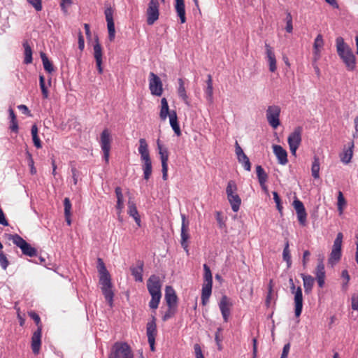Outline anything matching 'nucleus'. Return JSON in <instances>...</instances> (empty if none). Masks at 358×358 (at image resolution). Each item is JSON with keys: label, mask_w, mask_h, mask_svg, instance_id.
I'll return each instance as SVG.
<instances>
[{"label": "nucleus", "mask_w": 358, "mask_h": 358, "mask_svg": "<svg viewBox=\"0 0 358 358\" xmlns=\"http://www.w3.org/2000/svg\"><path fill=\"white\" fill-rule=\"evenodd\" d=\"M336 45L338 55L345 64L346 69L350 71H354L356 68L357 59L351 48L341 36L336 38Z\"/></svg>", "instance_id": "obj_1"}, {"label": "nucleus", "mask_w": 358, "mask_h": 358, "mask_svg": "<svg viewBox=\"0 0 358 358\" xmlns=\"http://www.w3.org/2000/svg\"><path fill=\"white\" fill-rule=\"evenodd\" d=\"M162 283L159 277L152 275L147 281V288L151 295V300L149 302V307L152 310L158 308L162 297Z\"/></svg>", "instance_id": "obj_2"}, {"label": "nucleus", "mask_w": 358, "mask_h": 358, "mask_svg": "<svg viewBox=\"0 0 358 358\" xmlns=\"http://www.w3.org/2000/svg\"><path fill=\"white\" fill-rule=\"evenodd\" d=\"M138 150L141 155V159L143 162L142 169L143 171V178L148 180L152 175V166L148 145L145 138H140Z\"/></svg>", "instance_id": "obj_3"}, {"label": "nucleus", "mask_w": 358, "mask_h": 358, "mask_svg": "<svg viewBox=\"0 0 358 358\" xmlns=\"http://www.w3.org/2000/svg\"><path fill=\"white\" fill-rule=\"evenodd\" d=\"M343 238V234L339 232L334 241L332 250L328 259V264L331 265V267L334 266L341 258Z\"/></svg>", "instance_id": "obj_4"}, {"label": "nucleus", "mask_w": 358, "mask_h": 358, "mask_svg": "<svg viewBox=\"0 0 358 358\" xmlns=\"http://www.w3.org/2000/svg\"><path fill=\"white\" fill-rule=\"evenodd\" d=\"M108 358H134V355L127 343L116 342L112 348Z\"/></svg>", "instance_id": "obj_5"}, {"label": "nucleus", "mask_w": 358, "mask_h": 358, "mask_svg": "<svg viewBox=\"0 0 358 358\" xmlns=\"http://www.w3.org/2000/svg\"><path fill=\"white\" fill-rule=\"evenodd\" d=\"M10 240L13 241V243L16 245L18 248H20L22 250L23 255L33 257L37 256V250L35 248L32 247L29 243H28L25 240H24L20 235L13 234L10 235Z\"/></svg>", "instance_id": "obj_6"}, {"label": "nucleus", "mask_w": 358, "mask_h": 358, "mask_svg": "<svg viewBox=\"0 0 358 358\" xmlns=\"http://www.w3.org/2000/svg\"><path fill=\"white\" fill-rule=\"evenodd\" d=\"M281 108L278 105L268 106L266 110V117L268 124L274 129L280 125Z\"/></svg>", "instance_id": "obj_7"}, {"label": "nucleus", "mask_w": 358, "mask_h": 358, "mask_svg": "<svg viewBox=\"0 0 358 358\" xmlns=\"http://www.w3.org/2000/svg\"><path fill=\"white\" fill-rule=\"evenodd\" d=\"M303 129L301 127H296L294 131L289 134L287 138V143L290 152L295 156L296 150L299 148L302 141Z\"/></svg>", "instance_id": "obj_8"}, {"label": "nucleus", "mask_w": 358, "mask_h": 358, "mask_svg": "<svg viewBox=\"0 0 358 358\" xmlns=\"http://www.w3.org/2000/svg\"><path fill=\"white\" fill-rule=\"evenodd\" d=\"M97 269L99 273V283L101 287H112L111 278L104 262L101 258L97 259Z\"/></svg>", "instance_id": "obj_9"}, {"label": "nucleus", "mask_w": 358, "mask_h": 358, "mask_svg": "<svg viewBox=\"0 0 358 358\" xmlns=\"http://www.w3.org/2000/svg\"><path fill=\"white\" fill-rule=\"evenodd\" d=\"M149 89L152 95L160 96L163 93V85L159 77L153 72L149 74Z\"/></svg>", "instance_id": "obj_10"}, {"label": "nucleus", "mask_w": 358, "mask_h": 358, "mask_svg": "<svg viewBox=\"0 0 358 358\" xmlns=\"http://www.w3.org/2000/svg\"><path fill=\"white\" fill-rule=\"evenodd\" d=\"M157 145L162 162V178L164 180H166L168 178L169 151L166 148H164L160 143V141L159 139L157 141Z\"/></svg>", "instance_id": "obj_11"}, {"label": "nucleus", "mask_w": 358, "mask_h": 358, "mask_svg": "<svg viewBox=\"0 0 358 358\" xmlns=\"http://www.w3.org/2000/svg\"><path fill=\"white\" fill-rule=\"evenodd\" d=\"M110 143H111V136L110 133L108 129H105L100 137V144L101 150L103 152V158L106 163L108 162L109 159V154L110 150Z\"/></svg>", "instance_id": "obj_12"}, {"label": "nucleus", "mask_w": 358, "mask_h": 358, "mask_svg": "<svg viewBox=\"0 0 358 358\" xmlns=\"http://www.w3.org/2000/svg\"><path fill=\"white\" fill-rule=\"evenodd\" d=\"M158 0H150L147 9V23L148 25H152L159 18Z\"/></svg>", "instance_id": "obj_13"}, {"label": "nucleus", "mask_w": 358, "mask_h": 358, "mask_svg": "<svg viewBox=\"0 0 358 358\" xmlns=\"http://www.w3.org/2000/svg\"><path fill=\"white\" fill-rule=\"evenodd\" d=\"M181 220H182V224H181V246L187 252H188V240L189 238V222L187 220L186 216L184 214H181Z\"/></svg>", "instance_id": "obj_14"}, {"label": "nucleus", "mask_w": 358, "mask_h": 358, "mask_svg": "<svg viewBox=\"0 0 358 358\" xmlns=\"http://www.w3.org/2000/svg\"><path fill=\"white\" fill-rule=\"evenodd\" d=\"M104 13L107 22L108 39L112 42L114 41L115 36V24L113 21V10L110 7H109L105 10Z\"/></svg>", "instance_id": "obj_15"}, {"label": "nucleus", "mask_w": 358, "mask_h": 358, "mask_svg": "<svg viewBox=\"0 0 358 358\" xmlns=\"http://www.w3.org/2000/svg\"><path fill=\"white\" fill-rule=\"evenodd\" d=\"M294 294V313L296 317H299L303 309V294L301 287H298L296 289L292 292Z\"/></svg>", "instance_id": "obj_16"}, {"label": "nucleus", "mask_w": 358, "mask_h": 358, "mask_svg": "<svg viewBox=\"0 0 358 358\" xmlns=\"http://www.w3.org/2000/svg\"><path fill=\"white\" fill-rule=\"evenodd\" d=\"M354 147L355 144L353 141L349 142L347 145L344 146L342 152L340 154L341 161L343 164H348L351 162Z\"/></svg>", "instance_id": "obj_17"}, {"label": "nucleus", "mask_w": 358, "mask_h": 358, "mask_svg": "<svg viewBox=\"0 0 358 358\" xmlns=\"http://www.w3.org/2000/svg\"><path fill=\"white\" fill-rule=\"evenodd\" d=\"M231 303L230 299L225 295H223L219 303V307L222 313L224 322L228 321V318L230 315V307Z\"/></svg>", "instance_id": "obj_18"}, {"label": "nucleus", "mask_w": 358, "mask_h": 358, "mask_svg": "<svg viewBox=\"0 0 358 358\" xmlns=\"http://www.w3.org/2000/svg\"><path fill=\"white\" fill-rule=\"evenodd\" d=\"M41 334L42 330L41 328H37V330L35 331L31 337V350L34 354L38 355L40 352L41 345Z\"/></svg>", "instance_id": "obj_19"}, {"label": "nucleus", "mask_w": 358, "mask_h": 358, "mask_svg": "<svg viewBox=\"0 0 358 358\" xmlns=\"http://www.w3.org/2000/svg\"><path fill=\"white\" fill-rule=\"evenodd\" d=\"M94 49V57L96 60V67L99 73L101 74L103 73V69L101 67L102 64V48L99 42L98 38L95 40V44L93 47Z\"/></svg>", "instance_id": "obj_20"}, {"label": "nucleus", "mask_w": 358, "mask_h": 358, "mask_svg": "<svg viewBox=\"0 0 358 358\" xmlns=\"http://www.w3.org/2000/svg\"><path fill=\"white\" fill-rule=\"evenodd\" d=\"M266 48V58L268 63L269 71L271 72H275L277 69L276 59L273 49L267 43L265 45Z\"/></svg>", "instance_id": "obj_21"}, {"label": "nucleus", "mask_w": 358, "mask_h": 358, "mask_svg": "<svg viewBox=\"0 0 358 358\" xmlns=\"http://www.w3.org/2000/svg\"><path fill=\"white\" fill-rule=\"evenodd\" d=\"M273 151L280 164L285 165L288 162L287 152L281 145H273Z\"/></svg>", "instance_id": "obj_22"}, {"label": "nucleus", "mask_w": 358, "mask_h": 358, "mask_svg": "<svg viewBox=\"0 0 358 358\" xmlns=\"http://www.w3.org/2000/svg\"><path fill=\"white\" fill-rule=\"evenodd\" d=\"M165 300L168 307L177 305L178 297L174 289L171 286H166L165 289Z\"/></svg>", "instance_id": "obj_23"}, {"label": "nucleus", "mask_w": 358, "mask_h": 358, "mask_svg": "<svg viewBox=\"0 0 358 358\" xmlns=\"http://www.w3.org/2000/svg\"><path fill=\"white\" fill-rule=\"evenodd\" d=\"M156 317L155 315H152V319L150 322H148L146 326V334L148 336V341L155 340L157 331V325H156Z\"/></svg>", "instance_id": "obj_24"}, {"label": "nucleus", "mask_w": 358, "mask_h": 358, "mask_svg": "<svg viewBox=\"0 0 358 358\" xmlns=\"http://www.w3.org/2000/svg\"><path fill=\"white\" fill-rule=\"evenodd\" d=\"M206 87L204 89V93L206 100L210 104L213 103V79L210 74L207 76Z\"/></svg>", "instance_id": "obj_25"}, {"label": "nucleus", "mask_w": 358, "mask_h": 358, "mask_svg": "<svg viewBox=\"0 0 358 358\" xmlns=\"http://www.w3.org/2000/svg\"><path fill=\"white\" fill-rule=\"evenodd\" d=\"M301 276L303 280L305 293L309 294L313 287L315 278L310 275H306L304 273H302Z\"/></svg>", "instance_id": "obj_26"}, {"label": "nucleus", "mask_w": 358, "mask_h": 358, "mask_svg": "<svg viewBox=\"0 0 358 358\" xmlns=\"http://www.w3.org/2000/svg\"><path fill=\"white\" fill-rule=\"evenodd\" d=\"M175 9L178 16L180 17V22L185 23L186 22L185 8L184 0H175Z\"/></svg>", "instance_id": "obj_27"}, {"label": "nucleus", "mask_w": 358, "mask_h": 358, "mask_svg": "<svg viewBox=\"0 0 358 358\" xmlns=\"http://www.w3.org/2000/svg\"><path fill=\"white\" fill-rule=\"evenodd\" d=\"M169 122L175 134L178 136H180L181 135V131L178 122L177 113L175 110H171L169 113Z\"/></svg>", "instance_id": "obj_28"}, {"label": "nucleus", "mask_w": 358, "mask_h": 358, "mask_svg": "<svg viewBox=\"0 0 358 358\" xmlns=\"http://www.w3.org/2000/svg\"><path fill=\"white\" fill-rule=\"evenodd\" d=\"M128 214L132 217L138 227H141V218L136 204L131 201L128 202Z\"/></svg>", "instance_id": "obj_29"}, {"label": "nucleus", "mask_w": 358, "mask_h": 358, "mask_svg": "<svg viewBox=\"0 0 358 358\" xmlns=\"http://www.w3.org/2000/svg\"><path fill=\"white\" fill-rule=\"evenodd\" d=\"M178 82V96L185 102V103L186 105L189 106V101L188 96L186 93L184 81L182 78H179Z\"/></svg>", "instance_id": "obj_30"}, {"label": "nucleus", "mask_w": 358, "mask_h": 358, "mask_svg": "<svg viewBox=\"0 0 358 358\" xmlns=\"http://www.w3.org/2000/svg\"><path fill=\"white\" fill-rule=\"evenodd\" d=\"M131 275L134 277L136 281H143V263L142 262H138V266L136 267H131Z\"/></svg>", "instance_id": "obj_31"}, {"label": "nucleus", "mask_w": 358, "mask_h": 358, "mask_svg": "<svg viewBox=\"0 0 358 358\" xmlns=\"http://www.w3.org/2000/svg\"><path fill=\"white\" fill-rule=\"evenodd\" d=\"M115 192L117 197L116 208L118 211V213L120 214L122 209L124 208V197L121 187H117L115 189Z\"/></svg>", "instance_id": "obj_32"}, {"label": "nucleus", "mask_w": 358, "mask_h": 358, "mask_svg": "<svg viewBox=\"0 0 358 358\" xmlns=\"http://www.w3.org/2000/svg\"><path fill=\"white\" fill-rule=\"evenodd\" d=\"M102 293L105 297L106 301L108 305L112 307L113 303L114 293L112 290V287H101Z\"/></svg>", "instance_id": "obj_33"}, {"label": "nucleus", "mask_w": 358, "mask_h": 358, "mask_svg": "<svg viewBox=\"0 0 358 358\" xmlns=\"http://www.w3.org/2000/svg\"><path fill=\"white\" fill-rule=\"evenodd\" d=\"M169 107L168 101L166 98H162L161 100V110L159 113V117L162 120H165L167 116H169Z\"/></svg>", "instance_id": "obj_34"}, {"label": "nucleus", "mask_w": 358, "mask_h": 358, "mask_svg": "<svg viewBox=\"0 0 358 358\" xmlns=\"http://www.w3.org/2000/svg\"><path fill=\"white\" fill-rule=\"evenodd\" d=\"M324 45V41L322 36L321 34H318L317 37L315 39L314 44H313V53L315 57L317 58L320 57V48Z\"/></svg>", "instance_id": "obj_35"}, {"label": "nucleus", "mask_w": 358, "mask_h": 358, "mask_svg": "<svg viewBox=\"0 0 358 358\" xmlns=\"http://www.w3.org/2000/svg\"><path fill=\"white\" fill-rule=\"evenodd\" d=\"M227 199L231 204L232 210L234 212H237L239 210V207L241 203V200L239 196L237 194H233L227 196Z\"/></svg>", "instance_id": "obj_36"}, {"label": "nucleus", "mask_w": 358, "mask_h": 358, "mask_svg": "<svg viewBox=\"0 0 358 358\" xmlns=\"http://www.w3.org/2000/svg\"><path fill=\"white\" fill-rule=\"evenodd\" d=\"M320 159L317 157L315 156L311 167L312 176L315 179H318L320 178Z\"/></svg>", "instance_id": "obj_37"}, {"label": "nucleus", "mask_w": 358, "mask_h": 358, "mask_svg": "<svg viewBox=\"0 0 358 358\" xmlns=\"http://www.w3.org/2000/svg\"><path fill=\"white\" fill-rule=\"evenodd\" d=\"M24 48V63L26 64H31L32 62V50L27 42L23 43Z\"/></svg>", "instance_id": "obj_38"}, {"label": "nucleus", "mask_w": 358, "mask_h": 358, "mask_svg": "<svg viewBox=\"0 0 358 358\" xmlns=\"http://www.w3.org/2000/svg\"><path fill=\"white\" fill-rule=\"evenodd\" d=\"M236 154L238 161L242 164L244 169H246V155L237 142H236Z\"/></svg>", "instance_id": "obj_39"}, {"label": "nucleus", "mask_w": 358, "mask_h": 358, "mask_svg": "<svg viewBox=\"0 0 358 358\" xmlns=\"http://www.w3.org/2000/svg\"><path fill=\"white\" fill-rule=\"evenodd\" d=\"M41 58L42 59L44 69L50 73L53 72L54 71L53 66H52V63L50 62V61L48 59L45 53L41 52Z\"/></svg>", "instance_id": "obj_40"}, {"label": "nucleus", "mask_w": 358, "mask_h": 358, "mask_svg": "<svg viewBox=\"0 0 358 358\" xmlns=\"http://www.w3.org/2000/svg\"><path fill=\"white\" fill-rule=\"evenodd\" d=\"M289 241H287L282 252V258L285 262H286L287 267L289 268L292 264V258L290 255V251L289 249Z\"/></svg>", "instance_id": "obj_41"}, {"label": "nucleus", "mask_w": 358, "mask_h": 358, "mask_svg": "<svg viewBox=\"0 0 358 358\" xmlns=\"http://www.w3.org/2000/svg\"><path fill=\"white\" fill-rule=\"evenodd\" d=\"M31 132L34 145L37 148H41L42 147V144L38 136V127L36 124L32 125Z\"/></svg>", "instance_id": "obj_42"}, {"label": "nucleus", "mask_w": 358, "mask_h": 358, "mask_svg": "<svg viewBox=\"0 0 358 358\" xmlns=\"http://www.w3.org/2000/svg\"><path fill=\"white\" fill-rule=\"evenodd\" d=\"M256 173L259 184H264L266 182L268 176L262 166H257Z\"/></svg>", "instance_id": "obj_43"}, {"label": "nucleus", "mask_w": 358, "mask_h": 358, "mask_svg": "<svg viewBox=\"0 0 358 358\" xmlns=\"http://www.w3.org/2000/svg\"><path fill=\"white\" fill-rule=\"evenodd\" d=\"M315 274L316 278H325V268L323 263V259H319L318 264L315 268Z\"/></svg>", "instance_id": "obj_44"}, {"label": "nucleus", "mask_w": 358, "mask_h": 358, "mask_svg": "<svg viewBox=\"0 0 358 358\" xmlns=\"http://www.w3.org/2000/svg\"><path fill=\"white\" fill-rule=\"evenodd\" d=\"M203 270H204L203 282L213 284V277H212L211 271H210L209 266L206 264H203Z\"/></svg>", "instance_id": "obj_45"}, {"label": "nucleus", "mask_w": 358, "mask_h": 358, "mask_svg": "<svg viewBox=\"0 0 358 358\" xmlns=\"http://www.w3.org/2000/svg\"><path fill=\"white\" fill-rule=\"evenodd\" d=\"M296 213L297 220H298L299 224L303 227L306 226V222H307V213H306V209L303 210H300V211H296Z\"/></svg>", "instance_id": "obj_46"}, {"label": "nucleus", "mask_w": 358, "mask_h": 358, "mask_svg": "<svg viewBox=\"0 0 358 358\" xmlns=\"http://www.w3.org/2000/svg\"><path fill=\"white\" fill-rule=\"evenodd\" d=\"M39 85L43 98L47 99L48 97V90L45 86V78L42 75H40L39 76Z\"/></svg>", "instance_id": "obj_47"}, {"label": "nucleus", "mask_w": 358, "mask_h": 358, "mask_svg": "<svg viewBox=\"0 0 358 358\" xmlns=\"http://www.w3.org/2000/svg\"><path fill=\"white\" fill-rule=\"evenodd\" d=\"M346 201L343 196V194L342 192L339 191L338 193V201H337V206H338V210L340 212V213H343V207L345 206Z\"/></svg>", "instance_id": "obj_48"}, {"label": "nucleus", "mask_w": 358, "mask_h": 358, "mask_svg": "<svg viewBox=\"0 0 358 358\" xmlns=\"http://www.w3.org/2000/svg\"><path fill=\"white\" fill-rule=\"evenodd\" d=\"M176 313V307L171 306L168 307V310L165 312L164 315L162 316L163 321H167L170 318L173 317Z\"/></svg>", "instance_id": "obj_49"}, {"label": "nucleus", "mask_w": 358, "mask_h": 358, "mask_svg": "<svg viewBox=\"0 0 358 358\" xmlns=\"http://www.w3.org/2000/svg\"><path fill=\"white\" fill-rule=\"evenodd\" d=\"M236 189H237V187H236V185L235 182L233 180L229 181V182L227 184V189H226V193H227V196L233 195V194H236Z\"/></svg>", "instance_id": "obj_50"}, {"label": "nucleus", "mask_w": 358, "mask_h": 358, "mask_svg": "<svg viewBox=\"0 0 358 358\" xmlns=\"http://www.w3.org/2000/svg\"><path fill=\"white\" fill-rule=\"evenodd\" d=\"M212 286L211 283H205L203 282L201 290V296L210 297L212 292Z\"/></svg>", "instance_id": "obj_51"}, {"label": "nucleus", "mask_w": 358, "mask_h": 358, "mask_svg": "<svg viewBox=\"0 0 358 358\" xmlns=\"http://www.w3.org/2000/svg\"><path fill=\"white\" fill-rule=\"evenodd\" d=\"M27 1L31 4L36 11H41L43 8L42 0H27Z\"/></svg>", "instance_id": "obj_52"}, {"label": "nucleus", "mask_w": 358, "mask_h": 358, "mask_svg": "<svg viewBox=\"0 0 358 358\" xmlns=\"http://www.w3.org/2000/svg\"><path fill=\"white\" fill-rule=\"evenodd\" d=\"M29 315L35 322L38 328L41 327L42 329L41 318L39 315L34 311L29 313Z\"/></svg>", "instance_id": "obj_53"}, {"label": "nucleus", "mask_w": 358, "mask_h": 358, "mask_svg": "<svg viewBox=\"0 0 358 358\" xmlns=\"http://www.w3.org/2000/svg\"><path fill=\"white\" fill-rule=\"evenodd\" d=\"M64 215L71 214V203L69 198L64 199Z\"/></svg>", "instance_id": "obj_54"}, {"label": "nucleus", "mask_w": 358, "mask_h": 358, "mask_svg": "<svg viewBox=\"0 0 358 358\" xmlns=\"http://www.w3.org/2000/svg\"><path fill=\"white\" fill-rule=\"evenodd\" d=\"M9 264L8 260L5 254L3 252L0 253V265L1 268L6 270Z\"/></svg>", "instance_id": "obj_55"}, {"label": "nucleus", "mask_w": 358, "mask_h": 358, "mask_svg": "<svg viewBox=\"0 0 358 358\" xmlns=\"http://www.w3.org/2000/svg\"><path fill=\"white\" fill-rule=\"evenodd\" d=\"M293 206H294L296 212L305 210V207H304L303 203H302V201H301L297 198H296L294 200V201H293Z\"/></svg>", "instance_id": "obj_56"}, {"label": "nucleus", "mask_w": 358, "mask_h": 358, "mask_svg": "<svg viewBox=\"0 0 358 358\" xmlns=\"http://www.w3.org/2000/svg\"><path fill=\"white\" fill-rule=\"evenodd\" d=\"M351 306L354 310H358V293L352 294L351 297Z\"/></svg>", "instance_id": "obj_57"}, {"label": "nucleus", "mask_w": 358, "mask_h": 358, "mask_svg": "<svg viewBox=\"0 0 358 358\" xmlns=\"http://www.w3.org/2000/svg\"><path fill=\"white\" fill-rule=\"evenodd\" d=\"M28 165L30 167V173L31 175H35L36 173V169L34 167V162L30 154H29L28 157Z\"/></svg>", "instance_id": "obj_58"}, {"label": "nucleus", "mask_w": 358, "mask_h": 358, "mask_svg": "<svg viewBox=\"0 0 358 358\" xmlns=\"http://www.w3.org/2000/svg\"><path fill=\"white\" fill-rule=\"evenodd\" d=\"M71 173H72V178L73 180V184L76 185L78 183V177H79V171L75 166L71 167Z\"/></svg>", "instance_id": "obj_59"}, {"label": "nucleus", "mask_w": 358, "mask_h": 358, "mask_svg": "<svg viewBox=\"0 0 358 358\" xmlns=\"http://www.w3.org/2000/svg\"><path fill=\"white\" fill-rule=\"evenodd\" d=\"M194 349L196 358H204L201 348L199 344H195L194 345Z\"/></svg>", "instance_id": "obj_60"}, {"label": "nucleus", "mask_w": 358, "mask_h": 358, "mask_svg": "<svg viewBox=\"0 0 358 358\" xmlns=\"http://www.w3.org/2000/svg\"><path fill=\"white\" fill-rule=\"evenodd\" d=\"M85 48V41L84 37L81 33V31H79L78 34V48L83 51Z\"/></svg>", "instance_id": "obj_61"}, {"label": "nucleus", "mask_w": 358, "mask_h": 358, "mask_svg": "<svg viewBox=\"0 0 358 358\" xmlns=\"http://www.w3.org/2000/svg\"><path fill=\"white\" fill-rule=\"evenodd\" d=\"M290 345L289 343L285 344L282 349V352L281 354L280 358H287V355L289 351Z\"/></svg>", "instance_id": "obj_62"}, {"label": "nucleus", "mask_w": 358, "mask_h": 358, "mask_svg": "<svg viewBox=\"0 0 358 358\" xmlns=\"http://www.w3.org/2000/svg\"><path fill=\"white\" fill-rule=\"evenodd\" d=\"M10 129L12 131L17 133L18 131V123L17 120H10Z\"/></svg>", "instance_id": "obj_63"}, {"label": "nucleus", "mask_w": 358, "mask_h": 358, "mask_svg": "<svg viewBox=\"0 0 358 358\" xmlns=\"http://www.w3.org/2000/svg\"><path fill=\"white\" fill-rule=\"evenodd\" d=\"M310 255V252L308 250H305L303 252V259H302V262H303V266H306V264H307V262L309 260Z\"/></svg>", "instance_id": "obj_64"}]
</instances>
